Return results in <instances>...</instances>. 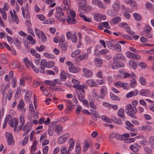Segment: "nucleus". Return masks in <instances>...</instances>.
Here are the masks:
<instances>
[{
    "instance_id": "obj_40",
    "label": "nucleus",
    "mask_w": 154,
    "mask_h": 154,
    "mask_svg": "<svg viewBox=\"0 0 154 154\" xmlns=\"http://www.w3.org/2000/svg\"><path fill=\"white\" fill-rule=\"evenodd\" d=\"M47 67L50 68L53 66L55 65L54 62L53 61H49L47 62Z\"/></svg>"
},
{
    "instance_id": "obj_10",
    "label": "nucleus",
    "mask_w": 154,
    "mask_h": 154,
    "mask_svg": "<svg viewBox=\"0 0 154 154\" xmlns=\"http://www.w3.org/2000/svg\"><path fill=\"white\" fill-rule=\"evenodd\" d=\"M24 106L25 104L23 100L21 99L17 106V109L18 110H20L22 112H24L25 111V109L24 107Z\"/></svg>"
},
{
    "instance_id": "obj_14",
    "label": "nucleus",
    "mask_w": 154,
    "mask_h": 154,
    "mask_svg": "<svg viewBox=\"0 0 154 154\" xmlns=\"http://www.w3.org/2000/svg\"><path fill=\"white\" fill-rule=\"evenodd\" d=\"M69 71L71 72L76 73L79 72L80 69L77 67H75L73 66L69 67Z\"/></svg>"
},
{
    "instance_id": "obj_11",
    "label": "nucleus",
    "mask_w": 154,
    "mask_h": 154,
    "mask_svg": "<svg viewBox=\"0 0 154 154\" xmlns=\"http://www.w3.org/2000/svg\"><path fill=\"white\" fill-rule=\"evenodd\" d=\"M125 66L124 64L122 62H119L117 63L114 62L112 65V69H115L116 67L117 68H123Z\"/></svg>"
},
{
    "instance_id": "obj_24",
    "label": "nucleus",
    "mask_w": 154,
    "mask_h": 154,
    "mask_svg": "<svg viewBox=\"0 0 154 154\" xmlns=\"http://www.w3.org/2000/svg\"><path fill=\"white\" fill-rule=\"evenodd\" d=\"M86 83L91 86H96L97 84L92 79H89L87 80Z\"/></svg>"
},
{
    "instance_id": "obj_63",
    "label": "nucleus",
    "mask_w": 154,
    "mask_h": 154,
    "mask_svg": "<svg viewBox=\"0 0 154 154\" xmlns=\"http://www.w3.org/2000/svg\"><path fill=\"white\" fill-rule=\"evenodd\" d=\"M89 146V144L88 143H86L85 145L84 146L83 151L85 152L88 150Z\"/></svg>"
},
{
    "instance_id": "obj_49",
    "label": "nucleus",
    "mask_w": 154,
    "mask_h": 154,
    "mask_svg": "<svg viewBox=\"0 0 154 154\" xmlns=\"http://www.w3.org/2000/svg\"><path fill=\"white\" fill-rule=\"evenodd\" d=\"M60 152L61 154H65L67 152V148L65 146H63L61 148Z\"/></svg>"
},
{
    "instance_id": "obj_37",
    "label": "nucleus",
    "mask_w": 154,
    "mask_h": 154,
    "mask_svg": "<svg viewBox=\"0 0 154 154\" xmlns=\"http://www.w3.org/2000/svg\"><path fill=\"white\" fill-rule=\"evenodd\" d=\"M100 25L104 26V27L109 29L110 28V26L109 24V23L108 22H101L100 23Z\"/></svg>"
},
{
    "instance_id": "obj_21",
    "label": "nucleus",
    "mask_w": 154,
    "mask_h": 154,
    "mask_svg": "<svg viewBox=\"0 0 154 154\" xmlns=\"http://www.w3.org/2000/svg\"><path fill=\"white\" fill-rule=\"evenodd\" d=\"M31 92L30 91H27L24 98L25 100L27 101H29L30 100L31 96Z\"/></svg>"
},
{
    "instance_id": "obj_48",
    "label": "nucleus",
    "mask_w": 154,
    "mask_h": 154,
    "mask_svg": "<svg viewBox=\"0 0 154 154\" xmlns=\"http://www.w3.org/2000/svg\"><path fill=\"white\" fill-rule=\"evenodd\" d=\"M41 38L43 42H45L47 41V38L46 36L45 35V34H44V33H43L42 32H41Z\"/></svg>"
},
{
    "instance_id": "obj_42",
    "label": "nucleus",
    "mask_w": 154,
    "mask_h": 154,
    "mask_svg": "<svg viewBox=\"0 0 154 154\" xmlns=\"http://www.w3.org/2000/svg\"><path fill=\"white\" fill-rule=\"evenodd\" d=\"M114 48L118 52H120L121 51L120 45L118 43L116 44L114 46Z\"/></svg>"
},
{
    "instance_id": "obj_58",
    "label": "nucleus",
    "mask_w": 154,
    "mask_h": 154,
    "mask_svg": "<svg viewBox=\"0 0 154 154\" xmlns=\"http://www.w3.org/2000/svg\"><path fill=\"white\" fill-rule=\"evenodd\" d=\"M140 58L141 57L140 56L133 53L131 58L140 59Z\"/></svg>"
},
{
    "instance_id": "obj_28",
    "label": "nucleus",
    "mask_w": 154,
    "mask_h": 154,
    "mask_svg": "<svg viewBox=\"0 0 154 154\" xmlns=\"http://www.w3.org/2000/svg\"><path fill=\"white\" fill-rule=\"evenodd\" d=\"M139 81L142 85L145 86L146 85V81L144 77H140L139 78Z\"/></svg>"
},
{
    "instance_id": "obj_50",
    "label": "nucleus",
    "mask_w": 154,
    "mask_h": 154,
    "mask_svg": "<svg viewBox=\"0 0 154 154\" xmlns=\"http://www.w3.org/2000/svg\"><path fill=\"white\" fill-rule=\"evenodd\" d=\"M73 88H76L79 90H81L83 89L84 87L80 85H74L73 86Z\"/></svg>"
},
{
    "instance_id": "obj_27",
    "label": "nucleus",
    "mask_w": 154,
    "mask_h": 154,
    "mask_svg": "<svg viewBox=\"0 0 154 154\" xmlns=\"http://www.w3.org/2000/svg\"><path fill=\"white\" fill-rule=\"evenodd\" d=\"M77 94L78 99L81 102L83 99L84 98V97L83 94L80 91H76Z\"/></svg>"
},
{
    "instance_id": "obj_19",
    "label": "nucleus",
    "mask_w": 154,
    "mask_h": 154,
    "mask_svg": "<svg viewBox=\"0 0 154 154\" xmlns=\"http://www.w3.org/2000/svg\"><path fill=\"white\" fill-rule=\"evenodd\" d=\"M83 72L88 76L91 77L92 75V73L91 70L88 69L86 68H83Z\"/></svg>"
},
{
    "instance_id": "obj_22",
    "label": "nucleus",
    "mask_w": 154,
    "mask_h": 154,
    "mask_svg": "<svg viewBox=\"0 0 154 154\" xmlns=\"http://www.w3.org/2000/svg\"><path fill=\"white\" fill-rule=\"evenodd\" d=\"M60 77L61 78L60 80L62 81H65L66 78V73H65L64 70H62L61 72L60 75Z\"/></svg>"
},
{
    "instance_id": "obj_9",
    "label": "nucleus",
    "mask_w": 154,
    "mask_h": 154,
    "mask_svg": "<svg viewBox=\"0 0 154 154\" xmlns=\"http://www.w3.org/2000/svg\"><path fill=\"white\" fill-rule=\"evenodd\" d=\"M69 137L68 134H66L59 137L58 142L59 144H62L65 142Z\"/></svg>"
},
{
    "instance_id": "obj_59",
    "label": "nucleus",
    "mask_w": 154,
    "mask_h": 154,
    "mask_svg": "<svg viewBox=\"0 0 154 154\" xmlns=\"http://www.w3.org/2000/svg\"><path fill=\"white\" fill-rule=\"evenodd\" d=\"M48 148L49 147L48 146H46L44 147L43 149V154H47Z\"/></svg>"
},
{
    "instance_id": "obj_31",
    "label": "nucleus",
    "mask_w": 154,
    "mask_h": 154,
    "mask_svg": "<svg viewBox=\"0 0 154 154\" xmlns=\"http://www.w3.org/2000/svg\"><path fill=\"white\" fill-rule=\"evenodd\" d=\"M110 96L111 98L113 100H119L120 98L119 97L116 96L115 94L112 93H110Z\"/></svg>"
},
{
    "instance_id": "obj_15",
    "label": "nucleus",
    "mask_w": 154,
    "mask_h": 154,
    "mask_svg": "<svg viewBox=\"0 0 154 154\" xmlns=\"http://www.w3.org/2000/svg\"><path fill=\"white\" fill-rule=\"evenodd\" d=\"M94 61L96 65L97 66H101L103 64L102 60L100 58H95L94 60Z\"/></svg>"
},
{
    "instance_id": "obj_25",
    "label": "nucleus",
    "mask_w": 154,
    "mask_h": 154,
    "mask_svg": "<svg viewBox=\"0 0 154 154\" xmlns=\"http://www.w3.org/2000/svg\"><path fill=\"white\" fill-rule=\"evenodd\" d=\"M118 11L115 9H111L109 11V14L110 15L114 16L118 15Z\"/></svg>"
},
{
    "instance_id": "obj_57",
    "label": "nucleus",
    "mask_w": 154,
    "mask_h": 154,
    "mask_svg": "<svg viewBox=\"0 0 154 154\" xmlns=\"http://www.w3.org/2000/svg\"><path fill=\"white\" fill-rule=\"evenodd\" d=\"M91 114H93L94 116L97 117H98L99 116V115L98 113L95 110H91Z\"/></svg>"
},
{
    "instance_id": "obj_56",
    "label": "nucleus",
    "mask_w": 154,
    "mask_h": 154,
    "mask_svg": "<svg viewBox=\"0 0 154 154\" xmlns=\"http://www.w3.org/2000/svg\"><path fill=\"white\" fill-rule=\"evenodd\" d=\"M81 148L80 145L79 144H76L75 148L76 152L77 153H79L80 152Z\"/></svg>"
},
{
    "instance_id": "obj_38",
    "label": "nucleus",
    "mask_w": 154,
    "mask_h": 154,
    "mask_svg": "<svg viewBox=\"0 0 154 154\" xmlns=\"http://www.w3.org/2000/svg\"><path fill=\"white\" fill-rule=\"evenodd\" d=\"M133 15L135 19L137 21H140L141 20V16L137 13H134Z\"/></svg>"
},
{
    "instance_id": "obj_3",
    "label": "nucleus",
    "mask_w": 154,
    "mask_h": 154,
    "mask_svg": "<svg viewBox=\"0 0 154 154\" xmlns=\"http://www.w3.org/2000/svg\"><path fill=\"white\" fill-rule=\"evenodd\" d=\"M25 63L28 68L32 67L33 70L36 73H38V70L37 69V67H35L33 64L32 62L31 61H29L27 57H25L24 59Z\"/></svg>"
},
{
    "instance_id": "obj_44",
    "label": "nucleus",
    "mask_w": 154,
    "mask_h": 154,
    "mask_svg": "<svg viewBox=\"0 0 154 154\" xmlns=\"http://www.w3.org/2000/svg\"><path fill=\"white\" fill-rule=\"evenodd\" d=\"M130 65L134 69H135L137 67L136 63L132 60H130L129 62Z\"/></svg>"
},
{
    "instance_id": "obj_13",
    "label": "nucleus",
    "mask_w": 154,
    "mask_h": 154,
    "mask_svg": "<svg viewBox=\"0 0 154 154\" xmlns=\"http://www.w3.org/2000/svg\"><path fill=\"white\" fill-rule=\"evenodd\" d=\"M112 8L118 11L121 8V5L119 1V0L115 1L112 5Z\"/></svg>"
},
{
    "instance_id": "obj_52",
    "label": "nucleus",
    "mask_w": 154,
    "mask_h": 154,
    "mask_svg": "<svg viewBox=\"0 0 154 154\" xmlns=\"http://www.w3.org/2000/svg\"><path fill=\"white\" fill-rule=\"evenodd\" d=\"M122 87L124 89L128 90L129 88V84L128 83L126 82H122Z\"/></svg>"
},
{
    "instance_id": "obj_53",
    "label": "nucleus",
    "mask_w": 154,
    "mask_h": 154,
    "mask_svg": "<svg viewBox=\"0 0 154 154\" xmlns=\"http://www.w3.org/2000/svg\"><path fill=\"white\" fill-rule=\"evenodd\" d=\"M122 135H120L119 134H116L115 138L117 140H124L125 139H124Z\"/></svg>"
},
{
    "instance_id": "obj_34",
    "label": "nucleus",
    "mask_w": 154,
    "mask_h": 154,
    "mask_svg": "<svg viewBox=\"0 0 154 154\" xmlns=\"http://www.w3.org/2000/svg\"><path fill=\"white\" fill-rule=\"evenodd\" d=\"M103 121L108 123H111V120L107 116L105 115H103L101 117Z\"/></svg>"
},
{
    "instance_id": "obj_46",
    "label": "nucleus",
    "mask_w": 154,
    "mask_h": 154,
    "mask_svg": "<svg viewBox=\"0 0 154 154\" xmlns=\"http://www.w3.org/2000/svg\"><path fill=\"white\" fill-rule=\"evenodd\" d=\"M151 27L148 25H146L145 30L143 32V33H149L151 30Z\"/></svg>"
},
{
    "instance_id": "obj_16",
    "label": "nucleus",
    "mask_w": 154,
    "mask_h": 154,
    "mask_svg": "<svg viewBox=\"0 0 154 154\" xmlns=\"http://www.w3.org/2000/svg\"><path fill=\"white\" fill-rule=\"evenodd\" d=\"M55 131L57 133V134L59 135L60 132L63 131V127L61 125H59L56 126L55 127Z\"/></svg>"
},
{
    "instance_id": "obj_64",
    "label": "nucleus",
    "mask_w": 154,
    "mask_h": 154,
    "mask_svg": "<svg viewBox=\"0 0 154 154\" xmlns=\"http://www.w3.org/2000/svg\"><path fill=\"white\" fill-rule=\"evenodd\" d=\"M25 80L23 78H22L20 79V85L24 87L25 85Z\"/></svg>"
},
{
    "instance_id": "obj_47",
    "label": "nucleus",
    "mask_w": 154,
    "mask_h": 154,
    "mask_svg": "<svg viewBox=\"0 0 154 154\" xmlns=\"http://www.w3.org/2000/svg\"><path fill=\"white\" fill-rule=\"evenodd\" d=\"M45 48L44 45H41L40 46V47L38 46H36L35 47L36 49L38 51L42 52L45 49Z\"/></svg>"
},
{
    "instance_id": "obj_54",
    "label": "nucleus",
    "mask_w": 154,
    "mask_h": 154,
    "mask_svg": "<svg viewBox=\"0 0 154 154\" xmlns=\"http://www.w3.org/2000/svg\"><path fill=\"white\" fill-rule=\"evenodd\" d=\"M44 56L45 57H47L49 58H54L55 56L52 54H48L47 53L45 52L44 53Z\"/></svg>"
},
{
    "instance_id": "obj_33",
    "label": "nucleus",
    "mask_w": 154,
    "mask_h": 154,
    "mask_svg": "<svg viewBox=\"0 0 154 154\" xmlns=\"http://www.w3.org/2000/svg\"><path fill=\"white\" fill-rule=\"evenodd\" d=\"M117 58L119 59L122 60H125V57L123 55L120 53H118L116 54V55Z\"/></svg>"
},
{
    "instance_id": "obj_51",
    "label": "nucleus",
    "mask_w": 154,
    "mask_h": 154,
    "mask_svg": "<svg viewBox=\"0 0 154 154\" xmlns=\"http://www.w3.org/2000/svg\"><path fill=\"white\" fill-rule=\"evenodd\" d=\"M77 2L78 4L79 5V7L80 6H81L82 5H85L86 3V0H77Z\"/></svg>"
},
{
    "instance_id": "obj_18",
    "label": "nucleus",
    "mask_w": 154,
    "mask_h": 154,
    "mask_svg": "<svg viewBox=\"0 0 154 154\" xmlns=\"http://www.w3.org/2000/svg\"><path fill=\"white\" fill-rule=\"evenodd\" d=\"M138 147H139L140 146L137 144L135 143V145H131L129 146V148L134 152H137L138 151L139 149Z\"/></svg>"
},
{
    "instance_id": "obj_32",
    "label": "nucleus",
    "mask_w": 154,
    "mask_h": 154,
    "mask_svg": "<svg viewBox=\"0 0 154 154\" xmlns=\"http://www.w3.org/2000/svg\"><path fill=\"white\" fill-rule=\"evenodd\" d=\"M81 52L80 50H77L73 52L71 54V56L73 57H75L79 54Z\"/></svg>"
},
{
    "instance_id": "obj_2",
    "label": "nucleus",
    "mask_w": 154,
    "mask_h": 154,
    "mask_svg": "<svg viewBox=\"0 0 154 154\" xmlns=\"http://www.w3.org/2000/svg\"><path fill=\"white\" fill-rule=\"evenodd\" d=\"M75 16V12L73 11H71L69 15L68 16L67 19V23L69 24H75V21L74 18Z\"/></svg>"
},
{
    "instance_id": "obj_1",
    "label": "nucleus",
    "mask_w": 154,
    "mask_h": 154,
    "mask_svg": "<svg viewBox=\"0 0 154 154\" xmlns=\"http://www.w3.org/2000/svg\"><path fill=\"white\" fill-rule=\"evenodd\" d=\"M126 108L125 112L128 115L132 118L137 119V117L134 115L137 112V109L135 106H132L131 104H129L126 106Z\"/></svg>"
},
{
    "instance_id": "obj_12",
    "label": "nucleus",
    "mask_w": 154,
    "mask_h": 154,
    "mask_svg": "<svg viewBox=\"0 0 154 154\" xmlns=\"http://www.w3.org/2000/svg\"><path fill=\"white\" fill-rule=\"evenodd\" d=\"M124 109L122 108L120 109L118 112V115L123 121H124L125 119V117L124 115Z\"/></svg>"
},
{
    "instance_id": "obj_29",
    "label": "nucleus",
    "mask_w": 154,
    "mask_h": 154,
    "mask_svg": "<svg viewBox=\"0 0 154 154\" xmlns=\"http://www.w3.org/2000/svg\"><path fill=\"white\" fill-rule=\"evenodd\" d=\"M59 45L62 51H65L66 50L67 45L65 43V42L60 43Z\"/></svg>"
},
{
    "instance_id": "obj_4",
    "label": "nucleus",
    "mask_w": 154,
    "mask_h": 154,
    "mask_svg": "<svg viewBox=\"0 0 154 154\" xmlns=\"http://www.w3.org/2000/svg\"><path fill=\"white\" fill-rule=\"evenodd\" d=\"M91 8L90 6L85 4L80 6L79 9V11L81 13H86L89 12Z\"/></svg>"
},
{
    "instance_id": "obj_62",
    "label": "nucleus",
    "mask_w": 154,
    "mask_h": 154,
    "mask_svg": "<svg viewBox=\"0 0 154 154\" xmlns=\"http://www.w3.org/2000/svg\"><path fill=\"white\" fill-rule=\"evenodd\" d=\"M29 137L26 136L23 139L22 142V145L25 146L28 142Z\"/></svg>"
},
{
    "instance_id": "obj_6",
    "label": "nucleus",
    "mask_w": 154,
    "mask_h": 154,
    "mask_svg": "<svg viewBox=\"0 0 154 154\" xmlns=\"http://www.w3.org/2000/svg\"><path fill=\"white\" fill-rule=\"evenodd\" d=\"M107 90L106 87L105 86H102L101 87L100 90V95L98 97L102 99H103L107 95Z\"/></svg>"
},
{
    "instance_id": "obj_20",
    "label": "nucleus",
    "mask_w": 154,
    "mask_h": 154,
    "mask_svg": "<svg viewBox=\"0 0 154 154\" xmlns=\"http://www.w3.org/2000/svg\"><path fill=\"white\" fill-rule=\"evenodd\" d=\"M129 85L131 88H134L137 85L136 80L134 79H132L130 81Z\"/></svg>"
},
{
    "instance_id": "obj_45",
    "label": "nucleus",
    "mask_w": 154,
    "mask_h": 154,
    "mask_svg": "<svg viewBox=\"0 0 154 154\" xmlns=\"http://www.w3.org/2000/svg\"><path fill=\"white\" fill-rule=\"evenodd\" d=\"M124 141L126 143H131L132 142H134L135 141V139L134 138H126L124 139Z\"/></svg>"
},
{
    "instance_id": "obj_61",
    "label": "nucleus",
    "mask_w": 154,
    "mask_h": 154,
    "mask_svg": "<svg viewBox=\"0 0 154 154\" xmlns=\"http://www.w3.org/2000/svg\"><path fill=\"white\" fill-rule=\"evenodd\" d=\"M64 15L63 13V12L62 13H56L55 14V17L59 19L60 18L61 16H63Z\"/></svg>"
},
{
    "instance_id": "obj_55",
    "label": "nucleus",
    "mask_w": 154,
    "mask_h": 154,
    "mask_svg": "<svg viewBox=\"0 0 154 154\" xmlns=\"http://www.w3.org/2000/svg\"><path fill=\"white\" fill-rule=\"evenodd\" d=\"M71 39L73 42L75 43L77 42V37L75 34H74L72 35Z\"/></svg>"
},
{
    "instance_id": "obj_17",
    "label": "nucleus",
    "mask_w": 154,
    "mask_h": 154,
    "mask_svg": "<svg viewBox=\"0 0 154 154\" xmlns=\"http://www.w3.org/2000/svg\"><path fill=\"white\" fill-rule=\"evenodd\" d=\"M150 92V91L148 89H143L140 91V93L142 96H146L149 94Z\"/></svg>"
},
{
    "instance_id": "obj_41",
    "label": "nucleus",
    "mask_w": 154,
    "mask_h": 154,
    "mask_svg": "<svg viewBox=\"0 0 154 154\" xmlns=\"http://www.w3.org/2000/svg\"><path fill=\"white\" fill-rule=\"evenodd\" d=\"M12 94V91L11 90H9L8 92V94L6 95V97L7 98L8 100H10L11 98Z\"/></svg>"
},
{
    "instance_id": "obj_26",
    "label": "nucleus",
    "mask_w": 154,
    "mask_h": 154,
    "mask_svg": "<svg viewBox=\"0 0 154 154\" xmlns=\"http://www.w3.org/2000/svg\"><path fill=\"white\" fill-rule=\"evenodd\" d=\"M140 130L142 131H151L152 128L148 125L143 126L140 128Z\"/></svg>"
},
{
    "instance_id": "obj_7",
    "label": "nucleus",
    "mask_w": 154,
    "mask_h": 154,
    "mask_svg": "<svg viewBox=\"0 0 154 154\" xmlns=\"http://www.w3.org/2000/svg\"><path fill=\"white\" fill-rule=\"evenodd\" d=\"M5 136L8 145H11L14 144V141L13 140V137L10 133L8 132H6Z\"/></svg>"
},
{
    "instance_id": "obj_39",
    "label": "nucleus",
    "mask_w": 154,
    "mask_h": 154,
    "mask_svg": "<svg viewBox=\"0 0 154 154\" xmlns=\"http://www.w3.org/2000/svg\"><path fill=\"white\" fill-rule=\"evenodd\" d=\"M21 90L20 89H17L16 91L15 95L14 98L15 99H17L20 96Z\"/></svg>"
},
{
    "instance_id": "obj_8",
    "label": "nucleus",
    "mask_w": 154,
    "mask_h": 154,
    "mask_svg": "<svg viewBox=\"0 0 154 154\" xmlns=\"http://www.w3.org/2000/svg\"><path fill=\"white\" fill-rule=\"evenodd\" d=\"M68 142L69 144V146L68 148V151L66 152L65 154H69V152L72 150L73 149L75 144L73 139L72 138L69 139Z\"/></svg>"
},
{
    "instance_id": "obj_5",
    "label": "nucleus",
    "mask_w": 154,
    "mask_h": 154,
    "mask_svg": "<svg viewBox=\"0 0 154 154\" xmlns=\"http://www.w3.org/2000/svg\"><path fill=\"white\" fill-rule=\"evenodd\" d=\"M47 62L45 59H42L40 62V69L39 67H37V69L38 70V73L40 72L42 74L45 73V69L47 67Z\"/></svg>"
},
{
    "instance_id": "obj_43",
    "label": "nucleus",
    "mask_w": 154,
    "mask_h": 154,
    "mask_svg": "<svg viewBox=\"0 0 154 154\" xmlns=\"http://www.w3.org/2000/svg\"><path fill=\"white\" fill-rule=\"evenodd\" d=\"M106 44L109 48L112 49H113L114 46L113 44L110 41H107L106 42Z\"/></svg>"
},
{
    "instance_id": "obj_35",
    "label": "nucleus",
    "mask_w": 154,
    "mask_h": 154,
    "mask_svg": "<svg viewBox=\"0 0 154 154\" xmlns=\"http://www.w3.org/2000/svg\"><path fill=\"white\" fill-rule=\"evenodd\" d=\"M101 14L95 13L94 15V19L96 21H100Z\"/></svg>"
},
{
    "instance_id": "obj_36",
    "label": "nucleus",
    "mask_w": 154,
    "mask_h": 154,
    "mask_svg": "<svg viewBox=\"0 0 154 154\" xmlns=\"http://www.w3.org/2000/svg\"><path fill=\"white\" fill-rule=\"evenodd\" d=\"M79 16L80 17L83 18L84 20L88 22H91V20L90 18H87L86 16L84 15V14H79Z\"/></svg>"
},
{
    "instance_id": "obj_60",
    "label": "nucleus",
    "mask_w": 154,
    "mask_h": 154,
    "mask_svg": "<svg viewBox=\"0 0 154 154\" xmlns=\"http://www.w3.org/2000/svg\"><path fill=\"white\" fill-rule=\"evenodd\" d=\"M9 9V6L8 5L7 3H4V6L2 8V11H7Z\"/></svg>"
},
{
    "instance_id": "obj_30",
    "label": "nucleus",
    "mask_w": 154,
    "mask_h": 154,
    "mask_svg": "<svg viewBox=\"0 0 154 154\" xmlns=\"http://www.w3.org/2000/svg\"><path fill=\"white\" fill-rule=\"evenodd\" d=\"M14 17H12V18L13 21V22H15L17 24H18L19 22V19L16 12L14 10Z\"/></svg>"
},
{
    "instance_id": "obj_23",
    "label": "nucleus",
    "mask_w": 154,
    "mask_h": 154,
    "mask_svg": "<svg viewBox=\"0 0 154 154\" xmlns=\"http://www.w3.org/2000/svg\"><path fill=\"white\" fill-rule=\"evenodd\" d=\"M121 18L119 16H117L114 17L112 20V21L113 23L114 24H117L119 23L121 21Z\"/></svg>"
}]
</instances>
